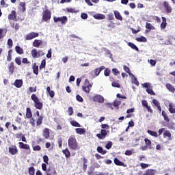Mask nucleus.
Returning <instances> with one entry per match:
<instances>
[{
    "label": "nucleus",
    "mask_w": 175,
    "mask_h": 175,
    "mask_svg": "<svg viewBox=\"0 0 175 175\" xmlns=\"http://www.w3.org/2000/svg\"><path fill=\"white\" fill-rule=\"evenodd\" d=\"M68 145L70 150L72 151H77L80 150V146H79V143H77V139H76V136L70 135L68 139Z\"/></svg>",
    "instance_id": "f257e3e1"
},
{
    "label": "nucleus",
    "mask_w": 175,
    "mask_h": 175,
    "mask_svg": "<svg viewBox=\"0 0 175 175\" xmlns=\"http://www.w3.org/2000/svg\"><path fill=\"white\" fill-rule=\"evenodd\" d=\"M31 98L34 102V107L36 109H38V110H42L43 109V103L40 102L36 94H33L31 96Z\"/></svg>",
    "instance_id": "f03ea898"
},
{
    "label": "nucleus",
    "mask_w": 175,
    "mask_h": 175,
    "mask_svg": "<svg viewBox=\"0 0 175 175\" xmlns=\"http://www.w3.org/2000/svg\"><path fill=\"white\" fill-rule=\"evenodd\" d=\"M91 88H92V83L90 82V80L85 79L83 85L82 86V90L85 92L86 94H90V92L91 91Z\"/></svg>",
    "instance_id": "7ed1b4c3"
},
{
    "label": "nucleus",
    "mask_w": 175,
    "mask_h": 175,
    "mask_svg": "<svg viewBox=\"0 0 175 175\" xmlns=\"http://www.w3.org/2000/svg\"><path fill=\"white\" fill-rule=\"evenodd\" d=\"M51 18V11L49 10H45L42 12V20L43 21H45L46 23H48V21H50V19Z\"/></svg>",
    "instance_id": "20e7f679"
},
{
    "label": "nucleus",
    "mask_w": 175,
    "mask_h": 175,
    "mask_svg": "<svg viewBox=\"0 0 175 175\" xmlns=\"http://www.w3.org/2000/svg\"><path fill=\"white\" fill-rule=\"evenodd\" d=\"M31 54L32 56V58H39L40 57H43V55H44V52H43V51L42 50H36V49H33L31 51Z\"/></svg>",
    "instance_id": "39448f33"
},
{
    "label": "nucleus",
    "mask_w": 175,
    "mask_h": 175,
    "mask_svg": "<svg viewBox=\"0 0 175 175\" xmlns=\"http://www.w3.org/2000/svg\"><path fill=\"white\" fill-rule=\"evenodd\" d=\"M18 147L21 150H26V154H27V155L31 154V147L29 144H24L23 142H18Z\"/></svg>",
    "instance_id": "423d86ee"
},
{
    "label": "nucleus",
    "mask_w": 175,
    "mask_h": 175,
    "mask_svg": "<svg viewBox=\"0 0 175 175\" xmlns=\"http://www.w3.org/2000/svg\"><path fill=\"white\" fill-rule=\"evenodd\" d=\"M54 23H60L62 25H65L68 23V17L62 16V17H53Z\"/></svg>",
    "instance_id": "0eeeda50"
},
{
    "label": "nucleus",
    "mask_w": 175,
    "mask_h": 175,
    "mask_svg": "<svg viewBox=\"0 0 175 175\" xmlns=\"http://www.w3.org/2000/svg\"><path fill=\"white\" fill-rule=\"evenodd\" d=\"M163 6L164 8L165 12L167 13V14H170L172 12H173V8H172V5L169 4V2L165 1L163 3Z\"/></svg>",
    "instance_id": "6e6552de"
},
{
    "label": "nucleus",
    "mask_w": 175,
    "mask_h": 175,
    "mask_svg": "<svg viewBox=\"0 0 175 175\" xmlns=\"http://www.w3.org/2000/svg\"><path fill=\"white\" fill-rule=\"evenodd\" d=\"M36 116H37V118L36 119V126H40V125H42V124H43V116H40V113L39 112V111H36V113L34 114Z\"/></svg>",
    "instance_id": "1a4fd4ad"
},
{
    "label": "nucleus",
    "mask_w": 175,
    "mask_h": 175,
    "mask_svg": "<svg viewBox=\"0 0 175 175\" xmlns=\"http://www.w3.org/2000/svg\"><path fill=\"white\" fill-rule=\"evenodd\" d=\"M39 36V33L38 32H31L25 36V40H32V39H35V38H38Z\"/></svg>",
    "instance_id": "9d476101"
},
{
    "label": "nucleus",
    "mask_w": 175,
    "mask_h": 175,
    "mask_svg": "<svg viewBox=\"0 0 175 175\" xmlns=\"http://www.w3.org/2000/svg\"><path fill=\"white\" fill-rule=\"evenodd\" d=\"M143 88H146V92L150 94V95H154V91L152 90V86H151V83H145L142 84Z\"/></svg>",
    "instance_id": "9b49d317"
},
{
    "label": "nucleus",
    "mask_w": 175,
    "mask_h": 175,
    "mask_svg": "<svg viewBox=\"0 0 175 175\" xmlns=\"http://www.w3.org/2000/svg\"><path fill=\"white\" fill-rule=\"evenodd\" d=\"M92 100L93 102H97L98 103H104L105 98L99 94H96L92 97Z\"/></svg>",
    "instance_id": "f8f14e48"
},
{
    "label": "nucleus",
    "mask_w": 175,
    "mask_h": 175,
    "mask_svg": "<svg viewBox=\"0 0 175 175\" xmlns=\"http://www.w3.org/2000/svg\"><path fill=\"white\" fill-rule=\"evenodd\" d=\"M8 152H10L11 155H16V154H18V149H17L16 145H12L8 148Z\"/></svg>",
    "instance_id": "ddd939ff"
},
{
    "label": "nucleus",
    "mask_w": 175,
    "mask_h": 175,
    "mask_svg": "<svg viewBox=\"0 0 175 175\" xmlns=\"http://www.w3.org/2000/svg\"><path fill=\"white\" fill-rule=\"evenodd\" d=\"M106 136H107V131L105 129H101L100 133L96 134V137L100 140H103V139H106Z\"/></svg>",
    "instance_id": "4468645a"
},
{
    "label": "nucleus",
    "mask_w": 175,
    "mask_h": 175,
    "mask_svg": "<svg viewBox=\"0 0 175 175\" xmlns=\"http://www.w3.org/2000/svg\"><path fill=\"white\" fill-rule=\"evenodd\" d=\"M8 20L17 21V12L15 10L11 11V13L8 14Z\"/></svg>",
    "instance_id": "2eb2a0df"
},
{
    "label": "nucleus",
    "mask_w": 175,
    "mask_h": 175,
    "mask_svg": "<svg viewBox=\"0 0 175 175\" xmlns=\"http://www.w3.org/2000/svg\"><path fill=\"white\" fill-rule=\"evenodd\" d=\"M121 105V101H118L117 100H114L113 103H108L107 106L109 107L111 110H113L114 108H113V106L114 107H118Z\"/></svg>",
    "instance_id": "dca6fc26"
},
{
    "label": "nucleus",
    "mask_w": 175,
    "mask_h": 175,
    "mask_svg": "<svg viewBox=\"0 0 175 175\" xmlns=\"http://www.w3.org/2000/svg\"><path fill=\"white\" fill-rule=\"evenodd\" d=\"M143 107H146V109L149 111V113H152V109L150 106H148V103L146 100H142V101Z\"/></svg>",
    "instance_id": "f3484780"
},
{
    "label": "nucleus",
    "mask_w": 175,
    "mask_h": 175,
    "mask_svg": "<svg viewBox=\"0 0 175 175\" xmlns=\"http://www.w3.org/2000/svg\"><path fill=\"white\" fill-rule=\"evenodd\" d=\"M105 69V66H102L99 68L94 69V73L95 76H99V75L100 74V72H102Z\"/></svg>",
    "instance_id": "a211bd4d"
},
{
    "label": "nucleus",
    "mask_w": 175,
    "mask_h": 175,
    "mask_svg": "<svg viewBox=\"0 0 175 175\" xmlns=\"http://www.w3.org/2000/svg\"><path fill=\"white\" fill-rule=\"evenodd\" d=\"M33 73L38 76L39 75V66H37L36 63H33L32 66Z\"/></svg>",
    "instance_id": "6ab92c4d"
},
{
    "label": "nucleus",
    "mask_w": 175,
    "mask_h": 175,
    "mask_svg": "<svg viewBox=\"0 0 175 175\" xmlns=\"http://www.w3.org/2000/svg\"><path fill=\"white\" fill-rule=\"evenodd\" d=\"M43 137L44 139H49L50 137V129L45 128L43 129Z\"/></svg>",
    "instance_id": "aec40b11"
},
{
    "label": "nucleus",
    "mask_w": 175,
    "mask_h": 175,
    "mask_svg": "<svg viewBox=\"0 0 175 175\" xmlns=\"http://www.w3.org/2000/svg\"><path fill=\"white\" fill-rule=\"evenodd\" d=\"M14 85L16 88H21L23 87V79H16L14 83Z\"/></svg>",
    "instance_id": "412c9836"
},
{
    "label": "nucleus",
    "mask_w": 175,
    "mask_h": 175,
    "mask_svg": "<svg viewBox=\"0 0 175 175\" xmlns=\"http://www.w3.org/2000/svg\"><path fill=\"white\" fill-rule=\"evenodd\" d=\"M165 87H166L167 90H168V91H170V92H172V94H174L175 88H174V86H173V85H172L170 83H167L165 85Z\"/></svg>",
    "instance_id": "4be33fe9"
},
{
    "label": "nucleus",
    "mask_w": 175,
    "mask_h": 175,
    "mask_svg": "<svg viewBox=\"0 0 175 175\" xmlns=\"http://www.w3.org/2000/svg\"><path fill=\"white\" fill-rule=\"evenodd\" d=\"M94 18L96 20H105L106 18V16L102 14H96L93 16Z\"/></svg>",
    "instance_id": "5701e85b"
},
{
    "label": "nucleus",
    "mask_w": 175,
    "mask_h": 175,
    "mask_svg": "<svg viewBox=\"0 0 175 175\" xmlns=\"http://www.w3.org/2000/svg\"><path fill=\"white\" fill-rule=\"evenodd\" d=\"M114 163L115 165H116L117 166H123L124 167H125V166H126L125 165V163H124V162L120 161L118 159L115 158L114 160Z\"/></svg>",
    "instance_id": "b1692460"
},
{
    "label": "nucleus",
    "mask_w": 175,
    "mask_h": 175,
    "mask_svg": "<svg viewBox=\"0 0 175 175\" xmlns=\"http://www.w3.org/2000/svg\"><path fill=\"white\" fill-rule=\"evenodd\" d=\"M163 137L164 139H166V137H167L168 140H172V133H170V131L169 130H166L163 132Z\"/></svg>",
    "instance_id": "393cba45"
},
{
    "label": "nucleus",
    "mask_w": 175,
    "mask_h": 175,
    "mask_svg": "<svg viewBox=\"0 0 175 175\" xmlns=\"http://www.w3.org/2000/svg\"><path fill=\"white\" fill-rule=\"evenodd\" d=\"M113 13H114L115 18H116V20L122 21V16H121V14H120V12L114 11Z\"/></svg>",
    "instance_id": "a878e982"
},
{
    "label": "nucleus",
    "mask_w": 175,
    "mask_h": 175,
    "mask_svg": "<svg viewBox=\"0 0 175 175\" xmlns=\"http://www.w3.org/2000/svg\"><path fill=\"white\" fill-rule=\"evenodd\" d=\"M26 118H32V110L29 107L26 109Z\"/></svg>",
    "instance_id": "bb28decb"
},
{
    "label": "nucleus",
    "mask_w": 175,
    "mask_h": 175,
    "mask_svg": "<svg viewBox=\"0 0 175 175\" xmlns=\"http://www.w3.org/2000/svg\"><path fill=\"white\" fill-rule=\"evenodd\" d=\"M8 70H9V72L10 73V75H13V72H14V62H11L8 65Z\"/></svg>",
    "instance_id": "cd10ccee"
},
{
    "label": "nucleus",
    "mask_w": 175,
    "mask_h": 175,
    "mask_svg": "<svg viewBox=\"0 0 175 175\" xmlns=\"http://www.w3.org/2000/svg\"><path fill=\"white\" fill-rule=\"evenodd\" d=\"M42 43L43 41L42 40H35L33 42V47H39Z\"/></svg>",
    "instance_id": "c85d7f7f"
},
{
    "label": "nucleus",
    "mask_w": 175,
    "mask_h": 175,
    "mask_svg": "<svg viewBox=\"0 0 175 175\" xmlns=\"http://www.w3.org/2000/svg\"><path fill=\"white\" fill-rule=\"evenodd\" d=\"M162 23L160 25L161 29H165V28H166L167 25V23H166V18L165 17H162Z\"/></svg>",
    "instance_id": "c756f323"
},
{
    "label": "nucleus",
    "mask_w": 175,
    "mask_h": 175,
    "mask_svg": "<svg viewBox=\"0 0 175 175\" xmlns=\"http://www.w3.org/2000/svg\"><path fill=\"white\" fill-rule=\"evenodd\" d=\"M46 175H57V171L54 168H49Z\"/></svg>",
    "instance_id": "7c9ffc66"
},
{
    "label": "nucleus",
    "mask_w": 175,
    "mask_h": 175,
    "mask_svg": "<svg viewBox=\"0 0 175 175\" xmlns=\"http://www.w3.org/2000/svg\"><path fill=\"white\" fill-rule=\"evenodd\" d=\"M46 92H48L49 96H51V98H54L55 93L54 92V91L51 90V89L50 88V86H48L46 88Z\"/></svg>",
    "instance_id": "2f4dec72"
},
{
    "label": "nucleus",
    "mask_w": 175,
    "mask_h": 175,
    "mask_svg": "<svg viewBox=\"0 0 175 175\" xmlns=\"http://www.w3.org/2000/svg\"><path fill=\"white\" fill-rule=\"evenodd\" d=\"M75 132L78 135H84L85 133V129L77 128L75 129Z\"/></svg>",
    "instance_id": "473e14b6"
},
{
    "label": "nucleus",
    "mask_w": 175,
    "mask_h": 175,
    "mask_svg": "<svg viewBox=\"0 0 175 175\" xmlns=\"http://www.w3.org/2000/svg\"><path fill=\"white\" fill-rule=\"evenodd\" d=\"M97 152H98V153L101 154L102 155H105V154L107 152L106 150H103V148L102 146L97 147Z\"/></svg>",
    "instance_id": "72a5a7b5"
},
{
    "label": "nucleus",
    "mask_w": 175,
    "mask_h": 175,
    "mask_svg": "<svg viewBox=\"0 0 175 175\" xmlns=\"http://www.w3.org/2000/svg\"><path fill=\"white\" fill-rule=\"evenodd\" d=\"M15 51L17 53V54H24V49L18 46H15Z\"/></svg>",
    "instance_id": "f704fd0d"
},
{
    "label": "nucleus",
    "mask_w": 175,
    "mask_h": 175,
    "mask_svg": "<svg viewBox=\"0 0 175 175\" xmlns=\"http://www.w3.org/2000/svg\"><path fill=\"white\" fill-rule=\"evenodd\" d=\"M62 152L63 154H64L66 158H70V152L69 151V149H68V148L63 150Z\"/></svg>",
    "instance_id": "c9c22d12"
},
{
    "label": "nucleus",
    "mask_w": 175,
    "mask_h": 175,
    "mask_svg": "<svg viewBox=\"0 0 175 175\" xmlns=\"http://www.w3.org/2000/svg\"><path fill=\"white\" fill-rule=\"evenodd\" d=\"M7 30L5 29H0V39H3L6 36Z\"/></svg>",
    "instance_id": "e433bc0d"
},
{
    "label": "nucleus",
    "mask_w": 175,
    "mask_h": 175,
    "mask_svg": "<svg viewBox=\"0 0 175 175\" xmlns=\"http://www.w3.org/2000/svg\"><path fill=\"white\" fill-rule=\"evenodd\" d=\"M128 46H129V47H131L133 50H135V51H139V48L133 42H129Z\"/></svg>",
    "instance_id": "4c0bfd02"
},
{
    "label": "nucleus",
    "mask_w": 175,
    "mask_h": 175,
    "mask_svg": "<svg viewBox=\"0 0 175 175\" xmlns=\"http://www.w3.org/2000/svg\"><path fill=\"white\" fill-rule=\"evenodd\" d=\"M70 123L72 126H75L77 128H80L81 126V125H80L79 123L77 122L76 120H72L70 122Z\"/></svg>",
    "instance_id": "58836bf2"
},
{
    "label": "nucleus",
    "mask_w": 175,
    "mask_h": 175,
    "mask_svg": "<svg viewBox=\"0 0 175 175\" xmlns=\"http://www.w3.org/2000/svg\"><path fill=\"white\" fill-rule=\"evenodd\" d=\"M154 105L157 107L159 111L161 113V111H162V108H161V104L159 102H158L157 100H154Z\"/></svg>",
    "instance_id": "ea45409f"
},
{
    "label": "nucleus",
    "mask_w": 175,
    "mask_h": 175,
    "mask_svg": "<svg viewBox=\"0 0 175 175\" xmlns=\"http://www.w3.org/2000/svg\"><path fill=\"white\" fill-rule=\"evenodd\" d=\"M135 40H137V42H147V38L144 36H141L139 38H136Z\"/></svg>",
    "instance_id": "a19ab883"
},
{
    "label": "nucleus",
    "mask_w": 175,
    "mask_h": 175,
    "mask_svg": "<svg viewBox=\"0 0 175 175\" xmlns=\"http://www.w3.org/2000/svg\"><path fill=\"white\" fill-rule=\"evenodd\" d=\"M66 10L68 13H77L79 12L77 10L72 8H66Z\"/></svg>",
    "instance_id": "79ce46f5"
},
{
    "label": "nucleus",
    "mask_w": 175,
    "mask_h": 175,
    "mask_svg": "<svg viewBox=\"0 0 175 175\" xmlns=\"http://www.w3.org/2000/svg\"><path fill=\"white\" fill-rule=\"evenodd\" d=\"M110 73H111V70H110V68H105L104 71V76H105L106 77H108V76H110Z\"/></svg>",
    "instance_id": "37998d69"
},
{
    "label": "nucleus",
    "mask_w": 175,
    "mask_h": 175,
    "mask_svg": "<svg viewBox=\"0 0 175 175\" xmlns=\"http://www.w3.org/2000/svg\"><path fill=\"white\" fill-rule=\"evenodd\" d=\"M5 1H8V0H1L0 5L2 8H8L9 4L6 3V2H5Z\"/></svg>",
    "instance_id": "c03bdc74"
},
{
    "label": "nucleus",
    "mask_w": 175,
    "mask_h": 175,
    "mask_svg": "<svg viewBox=\"0 0 175 175\" xmlns=\"http://www.w3.org/2000/svg\"><path fill=\"white\" fill-rule=\"evenodd\" d=\"M28 172L29 175H35V167H29Z\"/></svg>",
    "instance_id": "a18cd8bd"
},
{
    "label": "nucleus",
    "mask_w": 175,
    "mask_h": 175,
    "mask_svg": "<svg viewBox=\"0 0 175 175\" xmlns=\"http://www.w3.org/2000/svg\"><path fill=\"white\" fill-rule=\"evenodd\" d=\"M170 113L172 114H174L175 113V108L173 107L172 104L169 105V109H168Z\"/></svg>",
    "instance_id": "49530a36"
},
{
    "label": "nucleus",
    "mask_w": 175,
    "mask_h": 175,
    "mask_svg": "<svg viewBox=\"0 0 175 175\" xmlns=\"http://www.w3.org/2000/svg\"><path fill=\"white\" fill-rule=\"evenodd\" d=\"M29 124L31 125V126L35 127V122H36V120L33 118H29Z\"/></svg>",
    "instance_id": "de8ad7c7"
},
{
    "label": "nucleus",
    "mask_w": 175,
    "mask_h": 175,
    "mask_svg": "<svg viewBox=\"0 0 175 175\" xmlns=\"http://www.w3.org/2000/svg\"><path fill=\"white\" fill-rule=\"evenodd\" d=\"M107 20H108V21H113L114 20V15L113 14V13L107 14Z\"/></svg>",
    "instance_id": "09e8293b"
},
{
    "label": "nucleus",
    "mask_w": 175,
    "mask_h": 175,
    "mask_svg": "<svg viewBox=\"0 0 175 175\" xmlns=\"http://www.w3.org/2000/svg\"><path fill=\"white\" fill-rule=\"evenodd\" d=\"M44 68H46V59L42 60L40 66V70L44 69Z\"/></svg>",
    "instance_id": "8fccbe9b"
},
{
    "label": "nucleus",
    "mask_w": 175,
    "mask_h": 175,
    "mask_svg": "<svg viewBox=\"0 0 175 175\" xmlns=\"http://www.w3.org/2000/svg\"><path fill=\"white\" fill-rule=\"evenodd\" d=\"M95 171V167H90L89 168V171H88V175H94V172Z\"/></svg>",
    "instance_id": "3c124183"
},
{
    "label": "nucleus",
    "mask_w": 175,
    "mask_h": 175,
    "mask_svg": "<svg viewBox=\"0 0 175 175\" xmlns=\"http://www.w3.org/2000/svg\"><path fill=\"white\" fill-rule=\"evenodd\" d=\"M123 69L124 71L126 72V73H129L130 76H132V73H131V69L129 68V67L124 66H123Z\"/></svg>",
    "instance_id": "603ef678"
},
{
    "label": "nucleus",
    "mask_w": 175,
    "mask_h": 175,
    "mask_svg": "<svg viewBox=\"0 0 175 175\" xmlns=\"http://www.w3.org/2000/svg\"><path fill=\"white\" fill-rule=\"evenodd\" d=\"M111 85L116 88H121V85H120L118 82H112Z\"/></svg>",
    "instance_id": "864d4df0"
},
{
    "label": "nucleus",
    "mask_w": 175,
    "mask_h": 175,
    "mask_svg": "<svg viewBox=\"0 0 175 175\" xmlns=\"http://www.w3.org/2000/svg\"><path fill=\"white\" fill-rule=\"evenodd\" d=\"M131 76H133V77L134 78V79L133 80V84H135L137 86H139V81H137V78L135 77V75H131Z\"/></svg>",
    "instance_id": "5fc2aeb1"
},
{
    "label": "nucleus",
    "mask_w": 175,
    "mask_h": 175,
    "mask_svg": "<svg viewBox=\"0 0 175 175\" xmlns=\"http://www.w3.org/2000/svg\"><path fill=\"white\" fill-rule=\"evenodd\" d=\"M144 175H154V170H148L144 174Z\"/></svg>",
    "instance_id": "6e6d98bb"
},
{
    "label": "nucleus",
    "mask_w": 175,
    "mask_h": 175,
    "mask_svg": "<svg viewBox=\"0 0 175 175\" xmlns=\"http://www.w3.org/2000/svg\"><path fill=\"white\" fill-rule=\"evenodd\" d=\"M15 62L20 66L21 65V57H16L15 58Z\"/></svg>",
    "instance_id": "4d7b16f0"
},
{
    "label": "nucleus",
    "mask_w": 175,
    "mask_h": 175,
    "mask_svg": "<svg viewBox=\"0 0 175 175\" xmlns=\"http://www.w3.org/2000/svg\"><path fill=\"white\" fill-rule=\"evenodd\" d=\"M108 28H116V23L110 21L109 23L107 25Z\"/></svg>",
    "instance_id": "13d9d810"
},
{
    "label": "nucleus",
    "mask_w": 175,
    "mask_h": 175,
    "mask_svg": "<svg viewBox=\"0 0 175 175\" xmlns=\"http://www.w3.org/2000/svg\"><path fill=\"white\" fill-rule=\"evenodd\" d=\"M8 45L9 49H12V47H13V40L9 38L8 40Z\"/></svg>",
    "instance_id": "bf43d9fd"
},
{
    "label": "nucleus",
    "mask_w": 175,
    "mask_h": 175,
    "mask_svg": "<svg viewBox=\"0 0 175 175\" xmlns=\"http://www.w3.org/2000/svg\"><path fill=\"white\" fill-rule=\"evenodd\" d=\"M76 99L77 100V102H84V99H83V97H81V96H80L79 94H77L76 96Z\"/></svg>",
    "instance_id": "052dcab7"
},
{
    "label": "nucleus",
    "mask_w": 175,
    "mask_h": 175,
    "mask_svg": "<svg viewBox=\"0 0 175 175\" xmlns=\"http://www.w3.org/2000/svg\"><path fill=\"white\" fill-rule=\"evenodd\" d=\"M112 146H113V142H109L105 145V148H107V150H110V148H111Z\"/></svg>",
    "instance_id": "680f3d73"
},
{
    "label": "nucleus",
    "mask_w": 175,
    "mask_h": 175,
    "mask_svg": "<svg viewBox=\"0 0 175 175\" xmlns=\"http://www.w3.org/2000/svg\"><path fill=\"white\" fill-rule=\"evenodd\" d=\"M20 6L21 8H22V12H25V10H27V9L25 8V2H21Z\"/></svg>",
    "instance_id": "e2e57ef3"
},
{
    "label": "nucleus",
    "mask_w": 175,
    "mask_h": 175,
    "mask_svg": "<svg viewBox=\"0 0 175 175\" xmlns=\"http://www.w3.org/2000/svg\"><path fill=\"white\" fill-rule=\"evenodd\" d=\"M144 142H145L146 146H148V147L151 146V141L150 139L145 138Z\"/></svg>",
    "instance_id": "0e129e2a"
},
{
    "label": "nucleus",
    "mask_w": 175,
    "mask_h": 175,
    "mask_svg": "<svg viewBox=\"0 0 175 175\" xmlns=\"http://www.w3.org/2000/svg\"><path fill=\"white\" fill-rule=\"evenodd\" d=\"M36 90H37V87L35 86L34 88L33 87H29V92L32 93V92H36Z\"/></svg>",
    "instance_id": "69168bd1"
},
{
    "label": "nucleus",
    "mask_w": 175,
    "mask_h": 175,
    "mask_svg": "<svg viewBox=\"0 0 175 175\" xmlns=\"http://www.w3.org/2000/svg\"><path fill=\"white\" fill-rule=\"evenodd\" d=\"M68 113L69 116L73 115V107H68Z\"/></svg>",
    "instance_id": "338daca9"
},
{
    "label": "nucleus",
    "mask_w": 175,
    "mask_h": 175,
    "mask_svg": "<svg viewBox=\"0 0 175 175\" xmlns=\"http://www.w3.org/2000/svg\"><path fill=\"white\" fill-rule=\"evenodd\" d=\"M43 161L44 163L49 164V157L47 155L43 156Z\"/></svg>",
    "instance_id": "774afa93"
}]
</instances>
